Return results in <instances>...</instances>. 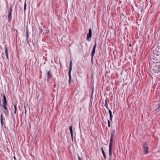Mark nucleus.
<instances>
[{
    "label": "nucleus",
    "mask_w": 160,
    "mask_h": 160,
    "mask_svg": "<svg viewBox=\"0 0 160 160\" xmlns=\"http://www.w3.org/2000/svg\"><path fill=\"white\" fill-rule=\"evenodd\" d=\"M115 130H114L112 132V133L111 134V136L110 137V142L109 145H112V143H113V139L114 138V136L115 134Z\"/></svg>",
    "instance_id": "f257e3e1"
},
{
    "label": "nucleus",
    "mask_w": 160,
    "mask_h": 160,
    "mask_svg": "<svg viewBox=\"0 0 160 160\" xmlns=\"http://www.w3.org/2000/svg\"><path fill=\"white\" fill-rule=\"evenodd\" d=\"M72 61L71 60L70 64V68L68 72V76L69 78V83L70 82L71 79V72L72 70Z\"/></svg>",
    "instance_id": "f03ea898"
},
{
    "label": "nucleus",
    "mask_w": 160,
    "mask_h": 160,
    "mask_svg": "<svg viewBox=\"0 0 160 160\" xmlns=\"http://www.w3.org/2000/svg\"><path fill=\"white\" fill-rule=\"evenodd\" d=\"M92 35V31L91 28L89 29L88 33L87 35V40L88 41H90L91 40V38Z\"/></svg>",
    "instance_id": "7ed1b4c3"
},
{
    "label": "nucleus",
    "mask_w": 160,
    "mask_h": 160,
    "mask_svg": "<svg viewBox=\"0 0 160 160\" xmlns=\"http://www.w3.org/2000/svg\"><path fill=\"white\" fill-rule=\"evenodd\" d=\"M112 145H109V155L110 157V158H112Z\"/></svg>",
    "instance_id": "20e7f679"
},
{
    "label": "nucleus",
    "mask_w": 160,
    "mask_h": 160,
    "mask_svg": "<svg viewBox=\"0 0 160 160\" xmlns=\"http://www.w3.org/2000/svg\"><path fill=\"white\" fill-rule=\"evenodd\" d=\"M4 48H5V53L6 57V58L8 60H9V58H8V48L6 47V45H5L4 46Z\"/></svg>",
    "instance_id": "39448f33"
},
{
    "label": "nucleus",
    "mask_w": 160,
    "mask_h": 160,
    "mask_svg": "<svg viewBox=\"0 0 160 160\" xmlns=\"http://www.w3.org/2000/svg\"><path fill=\"white\" fill-rule=\"evenodd\" d=\"M96 44H95L94 47H93V49H92V53H91V55H92V60L93 59V56L94 55V54L95 53V49H96Z\"/></svg>",
    "instance_id": "423d86ee"
},
{
    "label": "nucleus",
    "mask_w": 160,
    "mask_h": 160,
    "mask_svg": "<svg viewBox=\"0 0 160 160\" xmlns=\"http://www.w3.org/2000/svg\"><path fill=\"white\" fill-rule=\"evenodd\" d=\"M143 150H144V152H145V154H147L148 153V147L147 145H144L143 147Z\"/></svg>",
    "instance_id": "0eeeda50"
},
{
    "label": "nucleus",
    "mask_w": 160,
    "mask_h": 160,
    "mask_svg": "<svg viewBox=\"0 0 160 160\" xmlns=\"http://www.w3.org/2000/svg\"><path fill=\"white\" fill-rule=\"evenodd\" d=\"M11 13H12V8H10L9 12V13H8V20L9 21H10L12 19Z\"/></svg>",
    "instance_id": "6e6552de"
},
{
    "label": "nucleus",
    "mask_w": 160,
    "mask_h": 160,
    "mask_svg": "<svg viewBox=\"0 0 160 160\" xmlns=\"http://www.w3.org/2000/svg\"><path fill=\"white\" fill-rule=\"evenodd\" d=\"M69 128L70 129V132L71 136L72 137V140H73V130H72V127L71 126H70L69 127Z\"/></svg>",
    "instance_id": "1a4fd4ad"
},
{
    "label": "nucleus",
    "mask_w": 160,
    "mask_h": 160,
    "mask_svg": "<svg viewBox=\"0 0 160 160\" xmlns=\"http://www.w3.org/2000/svg\"><path fill=\"white\" fill-rule=\"evenodd\" d=\"M156 108L155 109V111L156 112H158L159 111V108H160V103L158 105H157L156 106Z\"/></svg>",
    "instance_id": "9d476101"
},
{
    "label": "nucleus",
    "mask_w": 160,
    "mask_h": 160,
    "mask_svg": "<svg viewBox=\"0 0 160 160\" xmlns=\"http://www.w3.org/2000/svg\"><path fill=\"white\" fill-rule=\"evenodd\" d=\"M47 75L48 78L47 80H48L50 78H51V74L50 71H49L48 72Z\"/></svg>",
    "instance_id": "9b49d317"
},
{
    "label": "nucleus",
    "mask_w": 160,
    "mask_h": 160,
    "mask_svg": "<svg viewBox=\"0 0 160 160\" xmlns=\"http://www.w3.org/2000/svg\"><path fill=\"white\" fill-rule=\"evenodd\" d=\"M109 112L110 114V120L112 121V112L110 110H109Z\"/></svg>",
    "instance_id": "f8f14e48"
},
{
    "label": "nucleus",
    "mask_w": 160,
    "mask_h": 160,
    "mask_svg": "<svg viewBox=\"0 0 160 160\" xmlns=\"http://www.w3.org/2000/svg\"><path fill=\"white\" fill-rule=\"evenodd\" d=\"M109 112L110 114V120L112 121V112L110 110H109Z\"/></svg>",
    "instance_id": "ddd939ff"
},
{
    "label": "nucleus",
    "mask_w": 160,
    "mask_h": 160,
    "mask_svg": "<svg viewBox=\"0 0 160 160\" xmlns=\"http://www.w3.org/2000/svg\"><path fill=\"white\" fill-rule=\"evenodd\" d=\"M0 121H1V123L2 126V121H3V119H2V114L0 116Z\"/></svg>",
    "instance_id": "4468645a"
},
{
    "label": "nucleus",
    "mask_w": 160,
    "mask_h": 160,
    "mask_svg": "<svg viewBox=\"0 0 160 160\" xmlns=\"http://www.w3.org/2000/svg\"><path fill=\"white\" fill-rule=\"evenodd\" d=\"M6 110V111H5L4 112L6 116H8V115L9 114L8 110V109H7V110Z\"/></svg>",
    "instance_id": "2eb2a0df"
},
{
    "label": "nucleus",
    "mask_w": 160,
    "mask_h": 160,
    "mask_svg": "<svg viewBox=\"0 0 160 160\" xmlns=\"http://www.w3.org/2000/svg\"><path fill=\"white\" fill-rule=\"evenodd\" d=\"M14 113L15 114L16 112V111H17V107H16V105H14Z\"/></svg>",
    "instance_id": "dca6fc26"
},
{
    "label": "nucleus",
    "mask_w": 160,
    "mask_h": 160,
    "mask_svg": "<svg viewBox=\"0 0 160 160\" xmlns=\"http://www.w3.org/2000/svg\"><path fill=\"white\" fill-rule=\"evenodd\" d=\"M2 106H3V108L5 110H7L8 108L6 107V106L7 105H4V104H2Z\"/></svg>",
    "instance_id": "f3484780"
},
{
    "label": "nucleus",
    "mask_w": 160,
    "mask_h": 160,
    "mask_svg": "<svg viewBox=\"0 0 160 160\" xmlns=\"http://www.w3.org/2000/svg\"><path fill=\"white\" fill-rule=\"evenodd\" d=\"M2 104H4V105H7V100H3Z\"/></svg>",
    "instance_id": "a211bd4d"
},
{
    "label": "nucleus",
    "mask_w": 160,
    "mask_h": 160,
    "mask_svg": "<svg viewBox=\"0 0 160 160\" xmlns=\"http://www.w3.org/2000/svg\"><path fill=\"white\" fill-rule=\"evenodd\" d=\"M26 2L25 1V2H24V11H25V10H26Z\"/></svg>",
    "instance_id": "6ab92c4d"
},
{
    "label": "nucleus",
    "mask_w": 160,
    "mask_h": 160,
    "mask_svg": "<svg viewBox=\"0 0 160 160\" xmlns=\"http://www.w3.org/2000/svg\"><path fill=\"white\" fill-rule=\"evenodd\" d=\"M104 106L106 107L107 109H108V104H105Z\"/></svg>",
    "instance_id": "aec40b11"
},
{
    "label": "nucleus",
    "mask_w": 160,
    "mask_h": 160,
    "mask_svg": "<svg viewBox=\"0 0 160 160\" xmlns=\"http://www.w3.org/2000/svg\"><path fill=\"white\" fill-rule=\"evenodd\" d=\"M108 125L109 127H110V123L109 120H108Z\"/></svg>",
    "instance_id": "412c9836"
},
{
    "label": "nucleus",
    "mask_w": 160,
    "mask_h": 160,
    "mask_svg": "<svg viewBox=\"0 0 160 160\" xmlns=\"http://www.w3.org/2000/svg\"><path fill=\"white\" fill-rule=\"evenodd\" d=\"M101 150H102V154H103V153H105V152H104V151L103 148H102Z\"/></svg>",
    "instance_id": "4be33fe9"
},
{
    "label": "nucleus",
    "mask_w": 160,
    "mask_h": 160,
    "mask_svg": "<svg viewBox=\"0 0 160 160\" xmlns=\"http://www.w3.org/2000/svg\"><path fill=\"white\" fill-rule=\"evenodd\" d=\"M101 150H102V154H103V153H105V152H104V151L103 148H102Z\"/></svg>",
    "instance_id": "5701e85b"
},
{
    "label": "nucleus",
    "mask_w": 160,
    "mask_h": 160,
    "mask_svg": "<svg viewBox=\"0 0 160 160\" xmlns=\"http://www.w3.org/2000/svg\"><path fill=\"white\" fill-rule=\"evenodd\" d=\"M3 100H6V96H5V95H4L3 96Z\"/></svg>",
    "instance_id": "b1692460"
},
{
    "label": "nucleus",
    "mask_w": 160,
    "mask_h": 160,
    "mask_svg": "<svg viewBox=\"0 0 160 160\" xmlns=\"http://www.w3.org/2000/svg\"><path fill=\"white\" fill-rule=\"evenodd\" d=\"M103 156L104 157V158L105 159H106V156L105 153H103Z\"/></svg>",
    "instance_id": "393cba45"
},
{
    "label": "nucleus",
    "mask_w": 160,
    "mask_h": 160,
    "mask_svg": "<svg viewBox=\"0 0 160 160\" xmlns=\"http://www.w3.org/2000/svg\"><path fill=\"white\" fill-rule=\"evenodd\" d=\"M105 104H108V100H107V99H106L105 100Z\"/></svg>",
    "instance_id": "a878e982"
},
{
    "label": "nucleus",
    "mask_w": 160,
    "mask_h": 160,
    "mask_svg": "<svg viewBox=\"0 0 160 160\" xmlns=\"http://www.w3.org/2000/svg\"><path fill=\"white\" fill-rule=\"evenodd\" d=\"M78 158L79 160H82L80 157L78 155Z\"/></svg>",
    "instance_id": "bb28decb"
},
{
    "label": "nucleus",
    "mask_w": 160,
    "mask_h": 160,
    "mask_svg": "<svg viewBox=\"0 0 160 160\" xmlns=\"http://www.w3.org/2000/svg\"><path fill=\"white\" fill-rule=\"evenodd\" d=\"M39 29L40 30L41 29V33H42V31H41V28L40 27L39 28Z\"/></svg>",
    "instance_id": "cd10ccee"
},
{
    "label": "nucleus",
    "mask_w": 160,
    "mask_h": 160,
    "mask_svg": "<svg viewBox=\"0 0 160 160\" xmlns=\"http://www.w3.org/2000/svg\"><path fill=\"white\" fill-rule=\"evenodd\" d=\"M14 159H15V156L14 157Z\"/></svg>",
    "instance_id": "c85d7f7f"
}]
</instances>
